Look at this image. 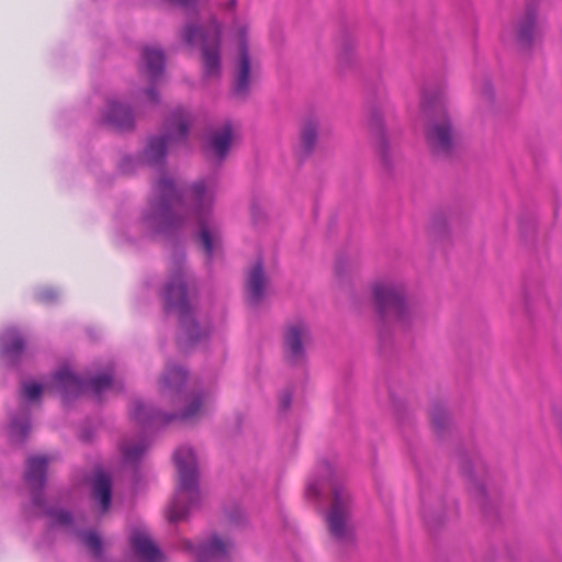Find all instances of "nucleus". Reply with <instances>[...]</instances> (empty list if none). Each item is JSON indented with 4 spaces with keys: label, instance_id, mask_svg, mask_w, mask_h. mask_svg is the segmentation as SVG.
<instances>
[{
    "label": "nucleus",
    "instance_id": "1",
    "mask_svg": "<svg viewBox=\"0 0 562 562\" xmlns=\"http://www.w3.org/2000/svg\"><path fill=\"white\" fill-rule=\"evenodd\" d=\"M215 180L200 178L180 190L172 178L162 176L154 182L151 196L140 215V225L154 235L178 238L186 224V216L173 206L187 204L198 225V240L211 261L220 243V232L212 222L215 200Z\"/></svg>",
    "mask_w": 562,
    "mask_h": 562
},
{
    "label": "nucleus",
    "instance_id": "2",
    "mask_svg": "<svg viewBox=\"0 0 562 562\" xmlns=\"http://www.w3.org/2000/svg\"><path fill=\"white\" fill-rule=\"evenodd\" d=\"M195 286L193 274L186 267V254L181 248L175 249L171 257L170 279L166 283L161 296L164 311H176L179 317L177 345L181 349H193L204 345L211 335V327L202 325L194 316L189 301V291Z\"/></svg>",
    "mask_w": 562,
    "mask_h": 562
},
{
    "label": "nucleus",
    "instance_id": "3",
    "mask_svg": "<svg viewBox=\"0 0 562 562\" xmlns=\"http://www.w3.org/2000/svg\"><path fill=\"white\" fill-rule=\"evenodd\" d=\"M187 372L180 367L168 368L159 382V393L164 401L183 407L178 413L162 414L154 412L139 401L132 404L131 417L140 423L154 426H164L175 420L192 423L205 416L212 405L211 397L204 393H183Z\"/></svg>",
    "mask_w": 562,
    "mask_h": 562
},
{
    "label": "nucleus",
    "instance_id": "4",
    "mask_svg": "<svg viewBox=\"0 0 562 562\" xmlns=\"http://www.w3.org/2000/svg\"><path fill=\"white\" fill-rule=\"evenodd\" d=\"M372 311L376 319V336L381 349L393 346V327L407 331L424 319L422 307L408 300L404 283L380 281L371 286Z\"/></svg>",
    "mask_w": 562,
    "mask_h": 562
},
{
    "label": "nucleus",
    "instance_id": "5",
    "mask_svg": "<svg viewBox=\"0 0 562 562\" xmlns=\"http://www.w3.org/2000/svg\"><path fill=\"white\" fill-rule=\"evenodd\" d=\"M173 460L178 470V486L175 497L167 507V518L171 522H178L186 518L189 505L199 496L198 471L194 452L189 447L179 448Z\"/></svg>",
    "mask_w": 562,
    "mask_h": 562
},
{
    "label": "nucleus",
    "instance_id": "6",
    "mask_svg": "<svg viewBox=\"0 0 562 562\" xmlns=\"http://www.w3.org/2000/svg\"><path fill=\"white\" fill-rule=\"evenodd\" d=\"M422 106L429 117L426 142L435 156L449 157L454 147L453 130L440 93L423 95Z\"/></svg>",
    "mask_w": 562,
    "mask_h": 562
},
{
    "label": "nucleus",
    "instance_id": "7",
    "mask_svg": "<svg viewBox=\"0 0 562 562\" xmlns=\"http://www.w3.org/2000/svg\"><path fill=\"white\" fill-rule=\"evenodd\" d=\"M192 123L191 113L183 108L173 110L165 121V133L150 137L142 153L144 164L164 168L168 146L172 142H186Z\"/></svg>",
    "mask_w": 562,
    "mask_h": 562
},
{
    "label": "nucleus",
    "instance_id": "8",
    "mask_svg": "<svg viewBox=\"0 0 562 562\" xmlns=\"http://www.w3.org/2000/svg\"><path fill=\"white\" fill-rule=\"evenodd\" d=\"M330 504L325 519L330 536L339 543H349L355 539L353 498L347 487L336 477H331Z\"/></svg>",
    "mask_w": 562,
    "mask_h": 562
},
{
    "label": "nucleus",
    "instance_id": "9",
    "mask_svg": "<svg viewBox=\"0 0 562 562\" xmlns=\"http://www.w3.org/2000/svg\"><path fill=\"white\" fill-rule=\"evenodd\" d=\"M181 38L189 46L195 45L198 41L201 42L204 77L217 78L221 76L222 27L215 18H212L205 27L193 23L186 24L181 32Z\"/></svg>",
    "mask_w": 562,
    "mask_h": 562
},
{
    "label": "nucleus",
    "instance_id": "10",
    "mask_svg": "<svg viewBox=\"0 0 562 562\" xmlns=\"http://www.w3.org/2000/svg\"><path fill=\"white\" fill-rule=\"evenodd\" d=\"M546 20L540 15L538 4L532 0L516 15L508 29V38L521 52H531L542 41Z\"/></svg>",
    "mask_w": 562,
    "mask_h": 562
},
{
    "label": "nucleus",
    "instance_id": "11",
    "mask_svg": "<svg viewBox=\"0 0 562 562\" xmlns=\"http://www.w3.org/2000/svg\"><path fill=\"white\" fill-rule=\"evenodd\" d=\"M54 381L65 401L85 392L100 397L103 392L113 387V376L110 371L97 374L87 382L77 376L69 368H61L55 373Z\"/></svg>",
    "mask_w": 562,
    "mask_h": 562
},
{
    "label": "nucleus",
    "instance_id": "12",
    "mask_svg": "<svg viewBox=\"0 0 562 562\" xmlns=\"http://www.w3.org/2000/svg\"><path fill=\"white\" fill-rule=\"evenodd\" d=\"M470 218V209L460 203H453L437 211L431 218L428 231L435 239H443L453 231H462Z\"/></svg>",
    "mask_w": 562,
    "mask_h": 562
},
{
    "label": "nucleus",
    "instance_id": "13",
    "mask_svg": "<svg viewBox=\"0 0 562 562\" xmlns=\"http://www.w3.org/2000/svg\"><path fill=\"white\" fill-rule=\"evenodd\" d=\"M369 130L375 142V151L385 171L391 172L395 165L396 153L387 142L381 104H372L369 109Z\"/></svg>",
    "mask_w": 562,
    "mask_h": 562
},
{
    "label": "nucleus",
    "instance_id": "14",
    "mask_svg": "<svg viewBox=\"0 0 562 562\" xmlns=\"http://www.w3.org/2000/svg\"><path fill=\"white\" fill-rule=\"evenodd\" d=\"M101 123L119 133H131L135 130V113L128 103L109 99L101 112Z\"/></svg>",
    "mask_w": 562,
    "mask_h": 562
},
{
    "label": "nucleus",
    "instance_id": "15",
    "mask_svg": "<svg viewBox=\"0 0 562 562\" xmlns=\"http://www.w3.org/2000/svg\"><path fill=\"white\" fill-rule=\"evenodd\" d=\"M321 135V121L315 114L305 115L297 128V155L306 159L316 149Z\"/></svg>",
    "mask_w": 562,
    "mask_h": 562
},
{
    "label": "nucleus",
    "instance_id": "16",
    "mask_svg": "<svg viewBox=\"0 0 562 562\" xmlns=\"http://www.w3.org/2000/svg\"><path fill=\"white\" fill-rule=\"evenodd\" d=\"M250 53L246 50L243 44L241 53H237L235 59L234 77L232 82L231 94L234 99L246 101L250 94Z\"/></svg>",
    "mask_w": 562,
    "mask_h": 562
},
{
    "label": "nucleus",
    "instance_id": "17",
    "mask_svg": "<svg viewBox=\"0 0 562 562\" xmlns=\"http://www.w3.org/2000/svg\"><path fill=\"white\" fill-rule=\"evenodd\" d=\"M268 277L265 271L263 260L257 259L249 268L245 280V294L249 305L258 306L265 295L268 285Z\"/></svg>",
    "mask_w": 562,
    "mask_h": 562
},
{
    "label": "nucleus",
    "instance_id": "18",
    "mask_svg": "<svg viewBox=\"0 0 562 562\" xmlns=\"http://www.w3.org/2000/svg\"><path fill=\"white\" fill-rule=\"evenodd\" d=\"M186 546L188 550L195 553L196 562H224L232 548L229 542L222 540L217 536L211 537L206 542L198 547L192 546L190 542H186Z\"/></svg>",
    "mask_w": 562,
    "mask_h": 562
},
{
    "label": "nucleus",
    "instance_id": "19",
    "mask_svg": "<svg viewBox=\"0 0 562 562\" xmlns=\"http://www.w3.org/2000/svg\"><path fill=\"white\" fill-rule=\"evenodd\" d=\"M131 544L143 562H161L162 554L146 531L135 530L131 536Z\"/></svg>",
    "mask_w": 562,
    "mask_h": 562
},
{
    "label": "nucleus",
    "instance_id": "20",
    "mask_svg": "<svg viewBox=\"0 0 562 562\" xmlns=\"http://www.w3.org/2000/svg\"><path fill=\"white\" fill-rule=\"evenodd\" d=\"M233 131L231 125H225L221 131L214 132L207 137L206 150L212 153L216 160L223 161L232 146Z\"/></svg>",
    "mask_w": 562,
    "mask_h": 562
},
{
    "label": "nucleus",
    "instance_id": "21",
    "mask_svg": "<svg viewBox=\"0 0 562 562\" xmlns=\"http://www.w3.org/2000/svg\"><path fill=\"white\" fill-rule=\"evenodd\" d=\"M27 336L18 326L11 325L0 331V351H25Z\"/></svg>",
    "mask_w": 562,
    "mask_h": 562
},
{
    "label": "nucleus",
    "instance_id": "22",
    "mask_svg": "<svg viewBox=\"0 0 562 562\" xmlns=\"http://www.w3.org/2000/svg\"><path fill=\"white\" fill-rule=\"evenodd\" d=\"M308 337V326L304 322L297 321L286 326L283 335L284 346L290 351H303Z\"/></svg>",
    "mask_w": 562,
    "mask_h": 562
},
{
    "label": "nucleus",
    "instance_id": "23",
    "mask_svg": "<svg viewBox=\"0 0 562 562\" xmlns=\"http://www.w3.org/2000/svg\"><path fill=\"white\" fill-rule=\"evenodd\" d=\"M48 459L44 456L30 457L26 460L25 482L30 487L42 488L45 482V472Z\"/></svg>",
    "mask_w": 562,
    "mask_h": 562
},
{
    "label": "nucleus",
    "instance_id": "24",
    "mask_svg": "<svg viewBox=\"0 0 562 562\" xmlns=\"http://www.w3.org/2000/svg\"><path fill=\"white\" fill-rule=\"evenodd\" d=\"M112 485L110 476L102 471H98L92 480V497L99 502L103 513L110 507Z\"/></svg>",
    "mask_w": 562,
    "mask_h": 562
},
{
    "label": "nucleus",
    "instance_id": "25",
    "mask_svg": "<svg viewBox=\"0 0 562 562\" xmlns=\"http://www.w3.org/2000/svg\"><path fill=\"white\" fill-rule=\"evenodd\" d=\"M144 68L150 81H157L165 69V54L161 49L146 47L142 53Z\"/></svg>",
    "mask_w": 562,
    "mask_h": 562
},
{
    "label": "nucleus",
    "instance_id": "26",
    "mask_svg": "<svg viewBox=\"0 0 562 562\" xmlns=\"http://www.w3.org/2000/svg\"><path fill=\"white\" fill-rule=\"evenodd\" d=\"M79 537L82 543L88 548V550L91 552L93 557H100L102 542L100 537L95 532H83L80 533Z\"/></svg>",
    "mask_w": 562,
    "mask_h": 562
},
{
    "label": "nucleus",
    "instance_id": "27",
    "mask_svg": "<svg viewBox=\"0 0 562 562\" xmlns=\"http://www.w3.org/2000/svg\"><path fill=\"white\" fill-rule=\"evenodd\" d=\"M355 48V41L347 34L341 37L340 41V53L338 59L340 64L348 65L351 61L352 53Z\"/></svg>",
    "mask_w": 562,
    "mask_h": 562
},
{
    "label": "nucleus",
    "instance_id": "28",
    "mask_svg": "<svg viewBox=\"0 0 562 562\" xmlns=\"http://www.w3.org/2000/svg\"><path fill=\"white\" fill-rule=\"evenodd\" d=\"M142 164H144L142 156L139 158H134L130 155H126L121 158L119 162V170L123 175H132Z\"/></svg>",
    "mask_w": 562,
    "mask_h": 562
},
{
    "label": "nucleus",
    "instance_id": "29",
    "mask_svg": "<svg viewBox=\"0 0 562 562\" xmlns=\"http://www.w3.org/2000/svg\"><path fill=\"white\" fill-rule=\"evenodd\" d=\"M146 445L144 442H139L133 446L124 445L122 446V452L124 458L127 461L134 462L140 458V456L145 452Z\"/></svg>",
    "mask_w": 562,
    "mask_h": 562
},
{
    "label": "nucleus",
    "instance_id": "30",
    "mask_svg": "<svg viewBox=\"0 0 562 562\" xmlns=\"http://www.w3.org/2000/svg\"><path fill=\"white\" fill-rule=\"evenodd\" d=\"M22 396L27 401H36L40 398L43 387L36 382H25L22 384Z\"/></svg>",
    "mask_w": 562,
    "mask_h": 562
},
{
    "label": "nucleus",
    "instance_id": "31",
    "mask_svg": "<svg viewBox=\"0 0 562 562\" xmlns=\"http://www.w3.org/2000/svg\"><path fill=\"white\" fill-rule=\"evenodd\" d=\"M30 431L29 420L19 423L13 420L11 423V437L14 440H23Z\"/></svg>",
    "mask_w": 562,
    "mask_h": 562
},
{
    "label": "nucleus",
    "instance_id": "32",
    "mask_svg": "<svg viewBox=\"0 0 562 562\" xmlns=\"http://www.w3.org/2000/svg\"><path fill=\"white\" fill-rule=\"evenodd\" d=\"M36 299L43 303H55L58 299V292L53 288H45L36 293Z\"/></svg>",
    "mask_w": 562,
    "mask_h": 562
},
{
    "label": "nucleus",
    "instance_id": "33",
    "mask_svg": "<svg viewBox=\"0 0 562 562\" xmlns=\"http://www.w3.org/2000/svg\"><path fill=\"white\" fill-rule=\"evenodd\" d=\"M447 414L442 409H435L431 413V424L436 430H440L445 427L447 423Z\"/></svg>",
    "mask_w": 562,
    "mask_h": 562
},
{
    "label": "nucleus",
    "instance_id": "34",
    "mask_svg": "<svg viewBox=\"0 0 562 562\" xmlns=\"http://www.w3.org/2000/svg\"><path fill=\"white\" fill-rule=\"evenodd\" d=\"M251 218L254 224L258 225L265 220V211L258 202L254 201L250 205Z\"/></svg>",
    "mask_w": 562,
    "mask_h": 562
},
{
    "label": "nucleus",
    "instance_id": "35",
    "mask_svg": "<svg viewBox=\"0 0 562 562\" xmlns=\"http://www.w3.org/2000/svg\"><path fill=\"white\" fill-rule=\"evenodd\" d=\"M150 82L151 85L144 90V93L151 103L157 104L160 101L159 91L156 88V81Z\"/></svg>",
    "mask_w": 562,
    "mask_h": 562
},
{
    "label": "nucleus",
    "instance_id": "36",
    "mask_svg": "<svg viewBox=\"0 0 562 562\" xmlns=\"http://www.w3.org/2000/svg\"><path fill=\"white\" fill-rule=\"evenodd\" d=\"M243 44L245 45L246 50L249 52V43H248L247 27L246 26H241L238 30V53H241Z\"/></svg>",
    "mask_w": 562,
    "mask_h": 562
},
{
    "label": "nucleus",
    "instance_id": "37",
    "mask_svg": "<svg viewBox=\"0 0 562 562\" xmlns=\"http://www.w3.org/2000/svg\"><path fill=\"white\" fill-rule=\"evenodd\" d=\"M55 522L66 526L71 522V516L66 510H59L54 514Z\"/></svg>",
    "mask_w": 562,
    "mask_h": 562
},
{
    "label": "nucleus",
    "instance_id": "38",
    "mask_svg": "<svg viewBox=\"0 0 562 562\" xmlns=\"http://www.w3.org/2000/svg\"><path fill=\"white\" fill-rule=\"evenodd\" d=\"M168 2L186 9H193L200 0H167Z\"/></svg>",
    "mask_w": 562,
    "mask_h": 562
},
{
    "label": "nucleus",
    "instance_id": "39",
    "mask_svg": "<svg viewBox=\"0 0 562 562\" xmlns=\"http://www.w3.org/2000/svg\"><path fill=\"white\" fill-rule=\"evenodd\" d=\"M321 486L317 482H310L306 486V496L314 498L319 494Z\"/></svg>",
    "mask_w": 562,
    "mask_h": 562
},
{
    "label": "nucleus",
    "instance_id": "40",
    "mask_svg": "<svg viewBox=\"0 0 562 562\" xmlns=\"http://www.w3.org/2000/svg\"><path fill=\"white\" fill-rule=\"evenodd\" d=\"M346 260L342 259V258H338L337 261H336V265H335V272L337 276H342L344 272H345V266H346Z\"/></svg>",
    "mask_w": 562,
    "mask_h": 562
},
{
    "label": "nucleus",
    "instance_id": "41",
    "mask_svg": "<svg viewBox=\"0 0 562 562\" xmlns=\"http://www.w3.org/2000/svg\"><path fill=\"white\" fill-rule=\"evenodd\" d=\"M290 404H291L290 394H288V393L283 394L280 398V405H281L282 409H288L290 407Z\"/></svg>",
    "mask_w": 562,
    "mask_h": 562
},
{
    "label": "nucleus",
    "instance_id": "42",
    "mask_svg": "<svg viewBox=\"0 0 562 562\" xmlns=\"http://www.w3.org/2000/svg\"><path fill=\"white\" fill-rule=\"evenodd\" d=\"M483 94L488 99L491 100L493 98V89H492V86L490 85V82H486L483 87Z\"/></svg>",
    "mask_w": 562,
    "mask_h": 562
},
{
    "label": "nucleus",
    "instance_id": "43",
    "mask_svg": "<svg viewBox=\"0 0 562 562\" xmlns=\"http://www.w3.org/2000/svg\"><path fill=\"white\" fill-rule=\"evenodd\" d=\"M87 334H88V336L90 337L91 340H98L99 339L98 331L92 329V328H87Z\"/></svg>",
    "mask_w": 562,
    "mask_h": 562
},
{
    "label": "nucleus",
    "instance_id": "44",
    "mask_svg": "<svg viewBox=\"0 0 562 562\" xmlns=\"http://www.w3.org/2000/svg\"><path fill=\"white\" fill-rule=\"evenodd\" d=\"M237 5V0H228V2L225 4V8L227 10H234Z\"/></svg>",
    "mask_w": 562,
    "mask_h": 562
}]
</instances>
